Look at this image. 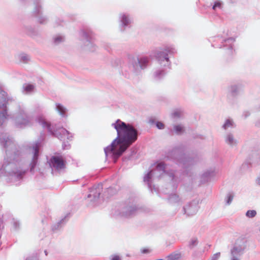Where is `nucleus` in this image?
<instances>
[{
    "label": "nucleus",
    "mask_w": 260,
    "mask_h": 260,
    "mask_svg": "<svg viewBox=\"0 0 260 260\" xmlns=\"http://www.w3.org/2000/svg\"><path fill=\"white\" fill-rule=\"evenodd\" d=\"M112 125L116 129L118 138L128 145H131L137 140V131L132 125L126 124L119 119Z\"/></svg>",
    "instance_id": "1"
},
{
    "label": "nucleus",
    "mask_w": 260,
    "mask_h": 260,
    "mask_svg": "<svg viewBox=\"0 0 260 260\" xmlns=\"http://www.w3.org/2000/svg\"><path fill=\"white\" fill-rule=\"evenodd\" d=\"M130 145H128L125 142H123L120 139L117 138L115 139L111 145L105 149L106 154L108 153H112L116 157H119Z\"/></svg>",
    "instance_id": "2"
},
{
    "label": "nucleus",
    "mask_w": 260,
    "mask_h": 260,
    "mask_svg": "<svg viewBox=\"0 0 260 260\" xmlns=\"http://www.w3.org/2000/svg\"><path fill=\"white\" fill-rule=\"evenodd\" d=\"M52 167L57 170L63 169L66 167V161L62 155L53 156L50 159Z\"/></svg>",
    "instance_id": "3"
},
{
    "label": "nucleus",
    "mask_w": 260,
    "mask_h": 260,
    "mask_svg": "<svg viewBox=\"0 0 260 260\" xmlns=\"http://www.w3.org/2000/svg\"><path fill=\"white\" fill-rule=\"evenodd\" d=\"M39 123L43 127H46L49 132H51L50 128V124L43 117H40L38 119Z\"/></svg>",
    "instance_id": "4"
},
{
    "label": "nucleus",
    "mask_w": 260,
    "mask_h": 260,
    "mask_svg": "<svg viewBox=\"0 0 260 260\" xmlns=\"http://www.w3.org/2000/svg\"><path fill=\"white\" fill-rule=\"evenodd\" d=\"M181 257L180 253H173L167 256V260H177Z\"/></svg>",
    "instance_id": "5"
},
{
    "label": "nucleus",
    "mask_w": 260,
    "mask_h": 260,
    "mask_svg": "<svg viewBox=\"0 0 260 260\" xmlns=\"http://www.w3.org/2000/svg\"><path fill=\"white\" fill-rule=\"evenodd\" d=\"M174 131L176 134L180 135L184 132V129L181 125H175L174 126Z\"/></svg>",
    "instance_id": "6"
},
{
    "label": "nucleus",
    "mask_w": 260,
    "mask_h": 260,
    "mask_svg": "<svg viewBox=\"0 0 260 260\" xmlns=\"http://www.w3.org/2000/svg\"><path fill=\"white\" fill-rule=\"evenodd\" d=\"M56 109H57V111H58V112L61 115L64 114L66 112V109L61 105H59V104L57 105L56 106Z\"/></svg>",
    "instance_id": "7"
},
{
    "label": "nucleus",
    "mask_w": 260,
    "mask_h": 260,
    "mask_svg": "<svg viewBox=\"0 0 260 260\" xmlns=\"http://www.w3.org/2000/svg\"><path fill=\"white\" fill-rule=\"evenodd\" d=\"M256 214V212L255 210H248L246 212V216L249 218L254 217Z\"/></svg>",
    "instance_id": "8"
},
{
    "label": "nucleus",
    "mask_w": 260,
    "mask_h": 260,
    "mask_svg": "<svg viewBox=\"0 0 260 260\" xmlns=\"http://www.w3.org/2000/svg\"><path fill=\"white\" fill-rule=\"evenodd\" d=\"M34 89V86L31 84H27L24 87V89L26 92H30Z\"/></svg>",
    "instance_id": "9"
},
{
    "label": "nucleus",
    "mask_w": 260,
    "mask_h": 260,
    "mask_svg": "<svg viewBox=\"0 0 260 260\" xmlns=\"http://www.w3.org/2000/svg\"><path fill=\"white\" fill-rule=\"evenodd\" d=\"M226 142L229 144H233V143L234 142V139H233V137L231 135H229L226 138Z\"/></svg>",
    "instance_id": "10"
},
{
    "label": "nucleus",
    "mask_w": 260,
    "mask_h": 260,
    "mask_svg": "<svg viewBox=\"0 0 260 260\" xmlns=\"http://www.w3.org/2000/svg\"><path fill=\"white\" fill-rule=\"evenodd\" d=\"M181 112L179 110H176L173 112L172 115L174 118H178L180 116Z\"/></svg>",
    "instance_id": "11"
},
{
    "label": "nucleus",
    "mask_w": 260,
    "mask_h": 260,
    "mask_svg": "<svg viewBox=\"0 0 260 260\" xmlns=\"http://www.w3.org/2000/svg\"><path fill=\"white\" fill-rule=\"evenodd\" d=\"M232 125V122L230 121V120H227L223 125L224 128L226 129L228 127L231 126Z\"/></svg>",
    "instance_id": "12"
},
{
    "label": "nucleus",
    "mask_w": 260,
    "mask_h": 260,
    "mask_svg": "<svg viewBox=\"0 0 260 260\" xmlns=\"http://www.w3.org/2000/svg\"><path fill=\"white\" fill-rule=\"evenodd\" d=\"M139 62L141 64H146L148 62V58L147 57L141 58Z\"/></svg>",
    "instance_id": "13"
},
{
    "label": "nucleus",
    "mask_w": 260,
    "mask_h": 260,
    "mask_svg": "<svg viewBox=\"0 0 260 260\" xmlns=\"http://www.w3.org/2000/svg\"><path fill=\"white\" fill-rule=\"evenodd\" d=\"M220 256V252H217L213 254V255L212 257L211 260H218Z\"/></svg>",
    "instance_id": "14"
},
{
    "label": "nucleus",
    "mask_w": 260,
    "mask_h": 260,
    "mask_svg": "<svg viewBox=\"0 0 260 260\" xmlns=\"http://www.w3.org/2000/svg\"><path fill=\"white\" fill-rule=\"evenodd\" d=\"M110 260H121V258L118 255H112L110 257Z\"/></svg>",
    "instance_id": "15"
},
{
    "label": "nucleus",
    "mask_w": 260,
    "mask_h": 260,
    "mask_svg": "<svg viewBox=\"0 0 260 260\" xmlns=\"http://www.w3.org/2000/svg\"><path fill=\"white\" fill-rule=\"evenodd\" d=\"M156 125L159 129H162L164 128V124L161 122H157Z\"/></svg>",
    "instance_id": "16"
},
{
    "label": "nucleus",
    "mask_w": 260,
    "mask_h": 260,
    "mask_svg": "<svg viewBox=\"0 0 260 260\" xmlns=\"http://www.w3.org/2000/svg\"><path fill=\"white\" fill-rule=\"evenodd\" d=\"M122 20L124 25H126L128 23V19L126 16H123Z\"/></svg>",
    "instance_id": "17"
},
{
    "label": "nucleus",
    "mask_w": 260,
    "mask_h": 260,
    "mask_svg": "<svg viewBox=\"0 0 260 260\" xmlns=\"http://www.w3.org/2000/svg\"><path fill=\"white\" fill-rule=\"evenodd\" d=\"M157 168L158 169H162V170H164L165 169V165L164 163H159V164L157 165Z\"/></svg>",
    "instance_id": "18"
},
{
    "label": "nucleus",
    "mask_w": 260,
    "mask_h": 260,
    "mask_svg": "<svg viewBox=\"0 0 260 260\" xmlns=\"http://www.w3.org/2000/svg\"><path fill=\"white\" fill-rule=\"evenodd\" d=\"M150 252V250L148 248H143L141 249V252L143 253H147Z\"/></svg>",
    "instance_id": "19"
},
{
    "label": "nucleus",
    "mask_w": 260,
    "mask_h": 260,
    "mask_svg": "<svg viewBox=\"0 0 260 260\" xmlns=\"http://www.w3.org/2000/svg\"><path fill=\"white\" fill-rule=\"evenodd\" d=\"M6 117L4 113H1L0 114V122H1V120L3 121L4 119L6 118Z\"/></svg>",
    "instance_id": "20"
},
{
    "label": "nucleus",
    "mask_w": 260,
    "mask_h": 260,
    "mask_svg": "<svg viewBox=\"0 0 260 260\" xmlns=\"http://www.w3.org/2000/svg\"><path fill=\"white\" fill-rule=\"evenodd\" d=\"M233 199V196H229L228 200V204H230L231 203V202L232 201Z\"/></svg>",
    "instance_id": "21"
},
{
    "label": "nucleus",
    "mask_w": 260,
    "mask_h": 260,
    "mask_svg": "<svg viewBox=\"0 0 260 260\" xmlns=\"http://www.w3.org/2000/svg\"><path fill=\"white\" fill-rule=\"evenodd\" d=\"M220 7V4L219 3H216L213 7V9L214 10L215 9L216 7Z\"/></svg>",
    "instance_id": "22"
},
{
    "label": "nucleus",
    "mask_w": 260,
    "mask_h": 260,
    "mask_svg": "<svg viewBox=\"0 0 260 260\" xmlns=\"http://www.w3.org/2000/svg\"><path fill=\"white\" fill-rule=\"evenodd\" d=\"M39 149L38 148L36 147L35 148V156L37 157L38 155Z\"/></svg>",
    "instance_id": "23"
},
{
    "label": "nucleus",
    "mask_w": 260,
    "mask_h": 260,
    "mask_svg": "<svg viewBox=\"0 0 260 260\" xmlns=\"http://www.w3.org/2000/svg\"><path fill=\"white\" fill-rule=\"evenodd\" d=\"M238 252V249H237V248H234L233 249V250H232V253L233 254H234V253H236V252Z\"/></svg>",
    "instance_id": "24"
},
{
    "label": "nucleus",
    "mask_w": 260,
    "mask_h": 260,
    "mask_svg": "<svg viewBox=\"0 0 260 260\" xmlns=\"http://www.w3.org/2000/svg\"><path fill=\"white\" fill-rule=\"evenodd\" d=\"M256 182L258 184L260 185V177L257 179Z\"/></svg>",
    "instance_id": "25"
},
{
    "label": "nucleus",
    "mask_w": 260,
    "mask_h": 260,
    "mask_svg": "<svg viewBox=\"0 0 260 260\" xmlns=\"http://www.w3.org/2000/svg\"><path fill=\"white\" fill-rule=\"evenodd\" d=\"M66 132L67 133H68V131H67L66 129L62 128L61 129V132Z\"/></svg>",
    "instance_id": "26"
},
{
    "label": "nucleus",
    "mask_w": 260,
    "mask_h": 260,
    "mask_svg": "<svg viewBox=\"0 0 260 260\" xmlns=\"http://www.w3.org/2000/svg\"><path fill=\"white\" fill-rule=\"evenodd\" d=\"M233 260H237V259L236 258H233Z\"/></svg>",
    "instance_id": "27"
},
{
    "label": "nucleus",
    "mask_w": 260,
    "mask_h": 260,
    "mask_svg": "<svg viewBox=\"0 0 260 260\" xmlns=\"http://www.w3.org/2000/svg\"><path fill=\"white\" fill-rule=\"evenodd\" d=\"M157 260H164L162 259H157Z\"/></svg>",
    "instance_id": "28"
}]
</instances>
